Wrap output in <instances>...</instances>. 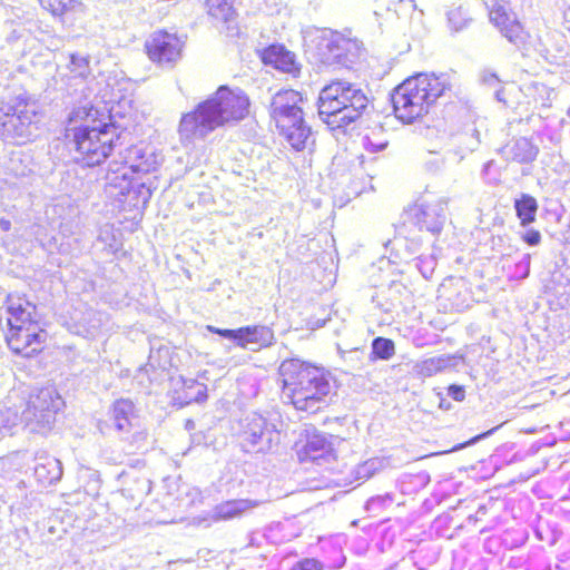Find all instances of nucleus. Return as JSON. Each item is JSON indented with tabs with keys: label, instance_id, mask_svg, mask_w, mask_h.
<instances>
[{
	"label": "nucleus",
	"instance_id": "48",
	"mask_svg": "<svg viewBox=\"0 0 570 570\" xmlns=\"http://www.w3.org/2000/svg\"><path fill=\"white\" fill-rule=\"evenodd\" d=\"M383 500H384V499H382V498H380V497H377V498H372V499H370V500L367 501V505H373V504H375L376 502H381V501H383Z\"/></svg>",
	"mask_w": 570,
	"mask_h": 570
},
{
	"label": "nucleus",
	"instance_id": "7",
	"mask_svg": "<svg viewBox=\"0 0 570 570\" xmlns=\"http://www.w3.org/2000/svg\"><path fill=\"white\" fill-rule=\"evenodd\" d=\"M358 51L356 41L326 30L311 39L306 49L308 59L324 69L350 68L358 58Z\"/></svg>",
	"mask_w": 570,
	"mask_h": 570
},
{
	"label": "nucleus",
	"instance_id": "36",
	"mask_svg": "<svg viewBox=\"0 0 570 570\" xmlns=\"http://www.w3.org/2000/svg\"><path fill=\"white\" fill-rule=\"evenodd\" d=\"M292 570H323V564L314 558H306L296 562Z\"/></svg>",
	"mask_w": 570,
	"mask_h": 570
},
{
	"label": "nucleus",
	"instance_id": "33",
	"mask_svg": "<svg viewBox=\"0 0 570 570\" xmlns=\"http://www.w3.org/2000/svg\"><path fill=\"white\" fill-rule=\"evenodd\" d=\"M40 6L53 16L63 14L71 6L72 0H38Z\"/></svg>",
	"mask_w": 570,
	"mask_h": 570
},
{
	"label": "nucleus",
	"instance_id": "10",
	"mask_svg": "<svg viewBox=\"0 0 570 570\" xmlns=\"http://www.w3.org/2000/svg\"><path fill=\"white\" fill-rule=\"evenodd\" d=\"M119 160L109 164L106 181L108 193L111 196H125L131 189V179L129 173H147L149 165L142 161L144 153L140 148L131 146L118 153Z\"/></svg>",
	"mask_w": 570,
	"mask_h": 570
},
{
	"label": "nucleus",
	"instance_id": "28",
	"mask_svg": "<svg viewBox=\"0 0 570 570\" xmlns=\"http://www.w3.org/2000/svg\"><path fill=\"white\" fill-rule=\"evenodd\" d=\"M512 158L519 163H528L533 159V146L531 140L519 138L511 147Z\"/></svg>",
	"mask_w": 570,
	"mask_h": 570
},
{
	"label": "nucleus",
	"instance_id": "39",
	"mask_svg": "<svg viewBox=\"0 0 570 570\" xmlns=\"http://www.w3.org/2000/svg\"><path fill=\"white\" fill-rule=\"evenodd\" d=\"M218 335L223 336L224 338L234 341L238 346V341L240 338V327L237 330L220 328Z\"/></svg>",
	"mask_w": 570,
	"mask_h": 570
},
{
	"label": "nucleus",
	"instance_id": "31",
	"mask_svg": "<svg viewBox=\"0 0 570 570\" xmlns=\"http://www.w3.org/2000/svg\"><path fill=\"white\" fill-rule=\"evenodd\" d=\"M70 71L76 77L85 78L89 73V59L88 57L80 55L70 56Z\"/></svg>",
	"mask_w": 570,
	"mask_h": 570
},
{
	"label": "nucleus",
	"instance_id": "45",
	"mask_svg": "<svg viewBox=\"0 0 570 570\" xmlns=\"http://www.w3.org/2000/svg\"><path fill=\"white\" fill-rule=\"evenodd\" d=\"M358 353H360V350H357V348L350 351L347 353V356H348L350 361L351 362H355L354 356L357 357Z\"/></svg>",
	"mask_w": 570,
	"mask_h": 570
},
{
	"label": "nucleus",
	"instance_id": "51",
	"mask_svg": "<svg viewBox=\"0 0 570 570\" xmlns=\"http://www.w3.org/2000/svg\"><path fill=\"white\" fill-rule=\"evenodd\" d=\"M12 416H13V419H12L11 424H14V420H16V417H17V414H12Z\"/></svg>",
	"mask_w": 570,
	"mask_h": 570
},
{
	"label": "nucleus",
	"instance_id": "46",
	"mask_svg": "<svg viewBox=\"0 0 570 570\" xmlns=\"http://www.w3.org/2000/svg\"><path fill=\"white\" fill-rule=\"evenodd\" d=\"M185 428L188 431L194 430L195 429V422L193 420H187L186 423H185Z\"/></svg>",
	"mask_w": 570,
	"mask_h": 570
},
{
	"label": "nucleus",
	"instance_id": "5",
	"mask_svg": "<svg viewBox=\"0 0 570 570\" xmlns=\"http://www.w3.org/2000/svg\"><path fill=\"white\" fill-rule=\"evenodd\" d=\"M370 99L356 85L335 80L326 85L318 96L321 119L335 128H344L356 121L367 109Z\"/></svg>",
	"mask_w": 570,
	"mask_h": 570
},
{
	"label": "nucleus",
	"instance_id": "30",
	"mask_svg": "<svg viewBox=\"0 0 570 570\" xmlns=\"http://www.w3.org/2000/svg\"><path fill=\"white\" fill-rule=\"evenodd\" d=\"M134 487H126L122 493L130 497L132 500H140L150 492V481L146 478H135Z\"/></svg>",
	"mask_w": 570,
	"mask_h": 570
},
{
	"label": "nucleus",
	"instance_id": "19",
	"mask_svg": "<svg viewBox=\"0 0 570 570\" xmlns=\"http://www.w3.org/2000/svg\"><path fill=\"white\" fill-rule=\"evenodd\" d=\"M35 476L43 487L55 484L62 476V464L53 456H40L35 466Z\"/></svg>",
	"mask_w": 570,
	"mask_h": 570
},
{
	"label": "nucleus",
	"instance_id": "38",
	"mask_svg": "<svg viewBox=\"0 0 570 570\" xmlns=\"http://www.w3.org/2000/svg\"><path fill=\"white\" fill-rule=\"evenodd\" d=\"M187 387L188 389L197 387L196 395L188 396L189 400L187 401V403H189L190 401L203 402L207 397L206 387L203 384H199L196 381H190L189 384L187 385Z\"/></svg>",
	"mask_w": 570,
	"mask_h": 570
},
{
	"label": "nucleus",
	"instance_id": "43",
	"mask_svg": "<svg viewBox=\"0 0 570 570\" xmlns=\"http://www.w3.org/2000/svg\"><path fill=\"white\" fill-rule=\"evenodd\" d=\"M523 238L529 245H534V229H529Z\"/></svg>",
	"mask_w": 570,
	"mask_h": 570
},
{
	"label": "nucleus",
	"instance_id": "40",
	"mask_svg": "<svg viewBox=\"0 0 570 570\" xmlns=\"http://www.w3.org/2000/svg\"><path fill=\"white\" fill-rule=\"evenodd\" d=\"M363 145H364L365 149H367L368 151L376 153V151L383 150L387 144L386 142L374 144L370 137H365Z\"/></svg>",
	"mask_w": 570,
	"mask_h": 570
},
{
	"label": "nucleus",
	"instance_id": "27",
	"mask_svg": "<svg viewBox=\"0 0 570 570\" xmlns=\"http://www.w3.org/2000/svg\"><path fill=\"white\" fill-rule=\"evenodd\" d=\"M6 169L16 178L27 177L32 171L29 161H26L20 153L11 154Z\"/></svg>",
	"mask_w": 570,
	"mask_h": 570
},
{
	"label": "nucleus",
	"instance_id": "29",
	"mask_svg": "<svg viewBox=\"0 0 570 570\" xmlns=\"http://www.w3.org/2000/svg\"><path fill=\"white\" fill-rule=\"evenodd\" d=\"M234 0H207L209 13L216 18L228 21L232 19Z\"/></svg>",
	"mask_w": 570,
	"mask_h": 570
},
{
	"label": "nucleus",
	"instance_id": "12",
	"mask_svg": "<svg viewBox=\"0 0 570 570\" xmlns=\"http://www.w3.org/2000/svg\"><path fill=\"white\" fill-rule=\"evenodd\" d=\"M302 96L295 90H281L275 94L271 102V116L275 120L277 127H284L293 121L301 120L303 116Z\"/></svg>",
	"mask_w": 570,
	"mask_h": 570
},
{
	"label": "nucleus",
	"instance_id": "49",
	"mask_svg": "<svg viewBox=\"0 0 570 570\" xmlns=\"http://www.w3.org/2000/svg\"><path fill=\"white\" fill-rule=\"evenodd\" d=\"M207 330L210 332V333H214V334H218L219 330L218 327L216 326H213V325H208L207 326Z\"/></svg>",
	"mask_w": 570,
	"mask_h": 570
},
{
	"label": "nucleus",
	"instance_id": "20",
	"mask_svg": "<svg viewBox=\"0 0 570 570\" xmlns=\"http://www.w3.org/2000/svg\"><path fill=\"white\" fill-rule=\"evenodd\" d=\"M279 132L286 138L291 146L296 150H302L306 147L311 138V128L306 126L303 116L298 121H291L284 127H277Z\"/></svg>",
	"mask_w": 570,
	"mask_h": 570
},
{
	"label": "nucleus",
	"instance_id": "25",
	"mask_svg": "<svg viewBox=\"0 0 570 570\" xmlns=\"http://www.w3.org/2000/svg\"><path fill=\"white\" fill-rule=\"evenodd\" d=\"M451 365V358L448 356H435L416 364L417 373L423 377H430L443 371Z\"/></svg>",
	"mask_w": 570,
	"mask_h": 570
},
{
	"label": "nucleus",
	"instance_id": "3",
	"mask_svg": "<svg viewBox=\"0 0 570 570\" xmlns=\"http://www.w3.org/2000/svg\"><path fill=\"white\" fill-rule=\"evenodd\" d=\"M450 89L445 75L419 73L399 85L392 94L395 116L403 122H412L428 114L429 108Z\"/></svg>",
	"mask_w": 570,
	"mask_h": 570
},
{
	"label": "nucleus",
	"instance_id": "14",
	"mask_svg": "<svg viewBox=\"0 0 570 570\" xmlns=\"http://www.w3.org/2000/svg\"><path fill=\"white\" fill-rule=\"evenodd\" d=\"M448 202L440 198L434 203L420 204L414 213L413 220L420 230H426L432 235H439L446 220Z\"/></svg>",
	"mask_w": 570,
	"mask_h": 570
},
{
	"label": "nucleus",
	"instance_id": "37",
	"mask_svg": "<svg viewBox=\"0 0 570 570\" xmlns=\"http://www.w3.org/2000/svg\"><path fill=\"white\" fill-rule=\"evenodd\" d=\"M88 317H89L90 324H89V328L87 330V334L95 336L102 325V315L98 312L91 311L88 313Z\"/></svg>",
	"mask_w": 570,
	"mask_h": 570
},
{
	"label": "nucleus",
	"instance_id": "1",
	"mask_svg": "<svg viewBox=\"0 0 570 570\" xmlns=\"http://www.w3.org/2000/svg\"><path fill=\"white\" fill-rule=\"evenodd\" d=\"M248 107L249 100L242 90L220 86L215 94L181 117L180 139L188 142L205 139L216 128L245 118Z\"/></svg>",
	"mask_w": 570,
	"mask_h": 570
},
{
	"label": "nucleus",
	"instance_id": "50",
	"mask_svg": "<svg viewBox=\"0 0 570 570\" xmlns=\"http://www.w3.org/2000/svg\"><path fill=\"white\" fill-rule=\"evenodd\" d=\"M497 429H498V428H495V430H497ZM493 431H494V429H493V430H491V431H488V433H485V435L491 434ZM483 436H484V434H483ZM481 438H482V435H481ZM476 439H480V436H478Z\"/></svg>",
	"mask_w": 570,
	"mask_h": 570
},
{
	"label": "nucleus",
	"instance_id": "13",
	"mask_svg": "<svg viewBox=\"0 0 570 570\" xmlns=\"http://www.w3.org/2000/svg\"><path fill=\"white\" fill-rule=\"evenodd\" d=\"M489 18L510 42L523 50L524 56L528 55L529 48L527 43H530V35L523 30L515 19L510 17L502 6L493 4L489 12Z\"/></svg>",
	"mask_w": 570,
	"mask_h": 570
},
{
	"label": "nucleus",
	"instance_id": "15",
	"mask_svg": "<svg viewBox=\"0 0 570 570\" xmlns=\"http://www.w3.org/2000/svg\"><path fill=\"white\" fill-rule=\"evenodd\" d=\"M149 58L159 63H170L180 57L181 42L176 35L155 32L146 42Z\"/></svg>",
	"mask_w": 570,
	"mask_h": 570
},
{
	"label": "nucleus",
	"instance_id": "42",
	"mask_svg": "<svg viewBox=\"0 0 570 570\" xmlns=\"http://www.w3.org/2000/svg\"><path fill=\"white\" fill-rule=\"evenodd\" d=\"M449 395L455 401H462L465 396V392L462 386L451 385L449 387Z\"/></svg>",
	"mask_w": 570,
	"mask_h": 570
},
{
	"label": "nucleus",
	"instance_id": "24",
	"mask_svg": "<svg viewBox=\"0 0 570 570\" xmlns=\"http://www.w3.org/2000/svg\"><path fill=\"white\" fill-rule=\"evenodd\" d=\"M514 209L522 226H527L534 220V198L528 194H521L514 199Z\"/></svg>",
	"mask_w": 570,
	"mask_h": 570
},
{
	"label": "nucleus",
	"instance_id": "2",
	"mask_svg": "<svg viewBox=\"0 0 570 570\" xmlns=\"http://www.w3.org/2000/svg\"><path fill=\"white\" fill-rule=\"evenodd\" d=\"M283 397L298 411L315 413L327 404L332 385L322 368L298 358L282 362Z\"/></svg>",
	"mask_w": 570,
	"mask_h": 570
},
{
	"label": "nucleus",
	"instance_id": "17",
	"mask_svg": "<svg viewBox=\"0 0 570 570\" xmlns=\"http://www.w3.org/2000/svg\"><path fill=\"white\" fill-rule=\"evenodd\" d=\"M332 452V443L325 435L313 434L308 436L298 456L301 461H312L321 465L323 462H330Z\"/></svg>",
	"mask_w": 570,
	"mask_h": 570
},
{
	"label": "nucleus",
	"instance_id": "22",
	"mask_svg": "<svg viewBox=\"0 0 570 570\" xmlns=\"http://www.w3.org/2000/svg\"><path fill=\"white\" fill-rule=\"evenodd\" d=\"M6 41L16 55L22 56L30 48V42L32 41L31 32L23 24H16L8 32Z\"/></svg>",
	"mask_w": 570,
	"mask_h": 570
},
{
	"label": "nucleus",
	"instance_id": "32",
	"mask_svg": "<svg viewBox=\"0 0 570 570\" xmlns=\"http://www.w3.org/2000/svg\"><path fill=\"white\" fill-rule=\"evenodd\" d=\"M481 81L484 85H487V86H489L491 88L499 87L500 82H501V80L499 79L497 73H494V72H492L490 70H483L482 71V73H481ZM494 96H495L498 101L505 102L504 90L501 87L495 89Z\"/></svg>",
	"mask_w": 570,
	"mask_h": 570
},
{
	"label": "nucleus",
	"instance_id": "23",
	"mask_svg": "<svg viewBox=\"0 0 570 570\" xmlns=\"http://www.w3.org/2000/svg\"><path fill=\"white\" fill-rule=\"evenodd\" d=\"M255 505L256 503H252L248 500L227 501L217 505L215 513L218 519L228 520L240 515Z\"/></svg>",
	"mask_w": 570,
	"mask_h": 570
},
{
	"label": "nucleus",
	"instance_id": "34",
	"mask_svg": "<svg viewBox=\"0 0 570 570\" xmlns=\"http://www.w3.org/2000/svg\"><path fill=\"white\" fill-rule=\"evenodd\" d=\"M91 112L92 108H88L87 106L75 108L69 114L68 128L78 127V122L87 121L89 117L94 116Z\"/></svg>",
	"mask_w": 570,
	"mask_h": 570
},
{
	"label": "nucleus",
	"instance_id": "4",
	"mask_svg": "<svg viewBox=\"0 0 570 570\" xmlns=\"http://www.w3.org/2000/svg\"><path fill=\"white\" fill-rule=\"evenodd\" d=\"M6 304L8 314L6 341L9 348L26 357L40 352L47 333L39 324L36 305L13 295L7 297Z\"/></svg>",
	"mask_w": 570,
	"mask_h": 570
},
{
	"label": "nucleus",
	"instance_id": "8",
	"mask_svg": "<svg viewBox=\"0 0 570 570\" xmlns=\"http://www.w3.org/2000/svg\"><path fill=\"white\" fill-rule=\"evenodd\" d=\"M38 111L35 102L17 98L0 106V136L6 141L24 144L37 131Z\"/></svg>",
	"mask_w": 570,
	"mask_h": 570
},
{
	"label": "nucleus",
	"instance_id": "9",
	"mask_svg": "<svg viewBox=\"0 0 570 570\" xmlns=\"http://www.w3.org/2000/svg\"><path fill=\"white\" fill-rule=\"evenodd\" d=\"M63 404L58 393L50 389H41L32 394L21 413V421L31 433H46L55 424L56 415Z\"/></svg>",
	"mask_w": 570,
	"mask_h": 570
},
{
	"label": "nucleus",
	"instance_id": "11",
	"mask_svg": "<svg viewBox=\"0 0 570 570\" xmlns=\"http://www.w3.org/2000/svg\"><path fill=\"white\" fill-rule=\"evenodd\" d=\"M239 436L246 452L265 453L279 442L275 424L258 413H250L240 421Z\"/></svg>",
	"mask_w": 570,
	"mask_h": 570
},
{
	"label": "nucleus",
	"instance_id": "35",
	"mask_svg": "<svg viewBox=\"0 0 570 570\" xmlns=\"http://www.w3.org/2000/svg\"><path fill=\"white\" fill-rule=\"evenodd\" d=\"M448 21H449L450 27L454 31L461 30L465 26V22H466V19L464 17V12H463L462 8L459 7V8L451 9L448 12Z\"/></svg>",
	"mask_w": 570,
	"mask_h": 570
},
{
	"label": "nucleus",
	"instance_id": "47",
	"mask_svg": "<svg viewBox=\"0 0 570 570\" xmlns=\"http://www.w3.org/2000/svg\"><path fill=\"white\" fill-rule=\"evenodd\" d=\"M377 306L380 308H382L385 313H390L392 311V304H387L386 306H383L381 305L379 302H377Z\"/></svg>",
	"mask_w": 570,
	"mask_h": 570
},
{
	"label": "nucleus",
	"instance_id": "16",
	"mask_svg": "<svg viewBox=\"0 0 570 570\" xmlns=\"http://www.w3.org/2000/svg\"><path fill=\"white\" fill-rule=\"evenodd\" d=\"M259 57L264 65L289 73L296 78L301 73V63L296 59V55L285 48L283 45H271L259 51Z\"/></svg>",
	"mask_w": 570,
	"mask_h": 570
},
{
	"label": "nucleus",
	"instance_id": "18",
	"mask_svg": "<svg viewBox=\"0 0 570 570\" xmlns=\"http://www.w3.org/2000/svg\"><path fill=\"white\" fill-rule=\"evenodd\" d=\"M275 342L274 331L266 325H253L240 327V338L238 346L248 348L250 344L257 345L252 351H257L273 345Z\"/></svg>",
	"mask_w": 570,
	"mask_h": 570
},
{
	"label": "nucleus",
	"instance_id": "6",
	"mask_svg": "<svg viewBox=\"0 0 570 570\" xmlns=\"http://www.w3.org/2000/svg\"><path fill=\"white\" fill-rule=\"evenodd\" d=\"M66 137L75 151V161L82 166L100 165L115 150L118 153L124 145V135L111 124L90 127L80 124L79 127L67 128Z\"/></svg>",
	"mask_w": 570,
	"mask_h": 570
},
{
	"label": "nucleus",
	"instance_id": "52",
	"mask_svg": "<svg viewBox=\"0 0 570 570\" xmlns=\"http://www.w3.org/2000/svg\"><path fill=\"white\" fill-rule=\"evenodd\" d=\"M147 194H148V197H150V189H146Z\"/></svg>",
	"mask_w": 570,
	"mask_h": 570
},
{
	"label": "nucleus",
	"instance_id": "21",
	"mask_svg": "<svg viewBox=\"0 0 570 570\" xmlns=\"http://www.w3.org/2000/svg\"><path fill=\"white\" fill-rule=\"evenodd\" d=\"M112 422L119 432H128L132 425L135 404L128 399L117 400L111 410Z\"/></svg>",
	"mask_w": 570,
	"mask_h": 570
},
{
	"label": "nucleus",
	"instance_id": "44",
	"mask_svg": "<svg viewBox=\"0 0 570 570\" xmlns=\"http://www.w3.org/2000/svg\"><path fill=\"white\" fill-rule=\"evenodd\" d=\"M0 228L2 232H9L11 228V222L7 218L0 219Z\"/></svg>",
	"mask_w": 570,
	"mask_h": 570
},
{
	"label": "nucleus",
	"instance_id": "26",
	"mask_svg": "<svg viewBox=\"0 0 570 570\" xmlns=\"http://www.w3.org/2000/svg\"><path fill=\"white\" fill-rule=\"evenodd\" d=\"M371 360H390L395 354L394 342L385 337H376L371 344Z\"/></svg>",
	"mask_w": 570,
	"mask_h": 570
},
{
	"label": "nucleus",
	"instance_id": "41",
	"mask_svg": "<svg viewBox=\"0 0 570 570\" xmlns=\"http://www.w3.org/2000/svg\"><path fill=\"white\" fill-rule=\"evenodd\" d=\"M444 160L441 157L433 158L432 160H428L425 166L429 171L436 173L443 168Z\"/></svg>",
	"mask_w": 570,
	"mask_h": 570
}]
</instances>
